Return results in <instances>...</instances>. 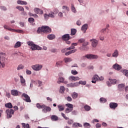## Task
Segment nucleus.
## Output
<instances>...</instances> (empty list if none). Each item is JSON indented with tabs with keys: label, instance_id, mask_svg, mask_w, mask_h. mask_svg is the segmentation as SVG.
<instances>
[{
	"label": "nucleus",
	"instance_id": "obj_1",
	"mask_svg": "<svg viewBox=\"0 0 128 128\" xmlns=\"http://www.w3.org/2000/svg\"><path fill=\"white\" fill-rule=\"evenodd\" d=\"M38 34H42V32H45L46 34H50L52 32V29L48 26H42V27H40L37 30Z\"/></svg>",
	"mask_w": 128,
	"mask_h": 128
},
{
	"label": "nucleus",
	"instance_id": "obj_2",
	"mask_svg": "<svg viewBox=\"0 0 128 128\" xmlns=\"http://www.w3.org/2000/svg\"><path fill=\"white\" fill-rule=\"evenodd\" d=\"M27 44L31 46L30 48L31 50H42V48L34 44L32 42H28Z\"/></svg>",
	"mask_w": 128,
	"mask_h": 128
},
{
	"label": "nucleus",
	"instance_id": "obj_3",
	"mask_svg": "<svg viewBox=\"0 0 128 128\" xmlns=\"http://www.w3.org/2000/svg\"><path fill=\"white\" fill-rule=\"evenodd\" d=\"M4 60H6V54L0 53V68H4Z\"/></svg>",
	"mask_w": 128,
	"mask_h": 128
},
{
	"label": "nucleus",
	"instance_id": "obj_4",
	"mask_svg": "<svg viewBox=\"0 0 128 128\" xmlns=\"http://www.w3.org/2000/svg\"><path fill=\"white\" fill-rule=\"evenodd\" d=\"M32 68L34 70H36V72H38L42 68V65L40 64H36L35 65H33L32 66Z\"/></svg>",
	"mask_w": 128,
	"mask_h": 128
},
{
	"label": "nucleus",
	"instance_id": "obj_5",
	"mask_svg": "<svg viewBox=\"0 0 128 128\" xmlns=\"http://www.w3.org/2000/svg\"><path fill=\"white\" fill-rule=\"evenodd\" d=\"M83 58H88V60H94L98 58V56L92 54H88L85 56H83Z\"/></svg>",
	"mask_w": 128,
	"mask_h": 128
},
{
	"label": "nucleus",
	"instance_id": "obj_6",
	"mask_svg": "<svg viewBox=\"0 0 128 128\" xmlns=\"http://www.w3.org/2000/svg\"><path fill=\"white\" fill-rule=\"evenodd\" d=\"M6 114H7V118H10L12 116V114H14V111L12 109L6 110Z\"/></svg>",
	"mask_w": 128,
	"mask_h": 128
},
{
	"label": "nucleus",
	"instance_id": "obj_7",
	"mask_svg": "<svg viewBox=\"0 0 128 128\" xmlns=\"http://www.w3.org/2000/svg\"><path fill=\"white\" fill-rule=\"evenodd\" d=\"M22 96H24V100L26 102H32V100H30V96H28V94L24 93L22 94Z\"/></svg>",
	"mask_w": 128,
	"mask_h": 128
},
{
	"label": "nucleus",
	"instance_id": "obj_8",
	"mask_svg": "<svg viewBox=\"0 0 128 128\" xmlns=\"http://www.w3.org/2000/svg\"><path fill=\"white\" fill-rule=\"evenodd\" d=\"M98 80H100V76L96 74H95L92 78V84H96V82Z\"/></svg>",
	"mask_w": 128,
	"mask_h": 128
},
{
	"label": "nucleus",
	"instance_id": "obj_9",
	"mask_svg": "<svg viewBox=\"0 0 128 128\" xmlns=\"http://www.w3.org/2000/svg\"><path fill=\"white\" fill-rule=\"evenodd\" d=\"M70 34H66L62 36V40H70Z\"/></svg>",
	"mask_w": 128,
	"mask_h": 128
},
{
	"label": "nucleus",
	"instance_id": "obj_10",
	"mask_svg": "<svg viewBox=\"0 0 128 128\" xmlns=\"http://www.w3.org/2000/svg\"><path fill=\"white\" fill-rule=\"evenodd\" d=\"M52 110V108L50 106H46V105L44 104V108H42V112H50Z\"/></svg>",
	"mask_w": 128,
	"mask_h": 128
},
{
	"label": "nucleus",
	"instance_id": "obj_11",
	"mask_svg": "<svg viewBox=\"0 0 128 128\" xmlns=\"http://www.w3.org/2000/svg\"><path fill=\"white\" fill-rule=\"evenodd\" d=\"M108 86H110V84H116V79H109V82H106Z\"/></svg>",
	"mask_w": 128,
	"mask_h": 128
},
{
	"label": "nucleus",
	"instance_id": "obj_12",
	"mask_svg": "<svg viewBox=\"0 0 128 128\" xmlns=\"http://www.w3.org/2000/svg\"><path fill=\"white\" fill-rule=\"evenodd\" d=\"M90 42H92V44L93 48H96L98 44V42L96 39H92L90 40Z\"/></svg>",
	"mask_w": 128,
	"mask_h": 128
},
{
	"label": "nucleus",
	"instance_id": "obj_13",
	"mask_svg": "<svg viewBox=\"0 0 128 128\" xmlns=\"http://www.w3.org/2000/svg\"><path fill=\"white\" fill-rule=\"evenodd\" d=\"M60 82H63L64 84H68V81H64V78L60 76L58 78V80L57 82V83L60 84Z\"/></svg>",
	"mask_w": 128,
	"mask_h": 128
},
{
	"label": "nucleus",
	"instance_id": "obj_14",
	"mask_svg": "<svg viewBox=\"0 0 128 128\" xmlns=\"http://www.w3.org/2000/svg\"><path fill=\"white\" fill-rule=\"evenodd\" d=\"M118 106V104L116 102H110V108L112 110H114L115 108H116V107Z\"/></svg>",
	"mask_w": 128,
	"mask_h": 128
},
{
	"label": "nucleus",
	"instance_id": "obj_15",
	"mask_svg": "<svg viewBox=\"0 0 128 128\" xmlns=\"http://www.w3.org/2000/svg\"><path fill=\"white\" fill-rule=\"evenodd\" d=\"M70 80H74V82H76V80H80V78L78 76H70Z\"/></svg>",
	"mask_w": 128,
	"mask_h": 128
},
{
	"label": "nucleus",
	"instance_id": "obj_16",
	"mask_svg": "<svg viewBox=\"0 0 128 128\" xmlns=\"http://www.w3.org/2000/svg\"><path fill=\"white\" fill-rule=\"evenodd\" d=\"M4 28H5V30H10V32H16V30L14 29H12L10 28V26H8V25H4Z\"/></svg>",
	"mask_w": 128,
	"mask_h": 128
},
{
	"label": "nucleus",
	"instance_id": "obj_17",
	"mask_svg": "<svg viewBox=\"0 0 128 128\" xmlns=\"http://www.w3.org/2000/svg\"><path fill=\"white\" fill-rule=\"evenodd\" d=\"M112 58H118V50H115L113 54H112Z\"/></svg>",
	"mask_w": 128,
	"mask_h": 128
},
{
	"label": "nucleus",
	"instance_id": "obj_18",
	"mask_svg": "<svg viewBox=\"0 0 128 128\" xmlns=\"http://www.w3.org/2000/svg\"><path fill=\"white\" fill-rule=\"evenodd\" d=\"M86 30H88V24H84L82 26L81 30L82 32H84V33L85 34L86 32Z\"/></svg>",
	"mask_w": 128,
	"mask_h": 128
},
{
	"label": "nucleus",
	"instance_id": "obj_19",
	"mask_svg": "<svg viewBox=\"0 0 128 128\" xmlns=\"http://www.w3.org/2000/svg\"><path fill=\"white\" fill-rule=\"evenodd\" d=\"M113 68H114V70H120L122 68V67L118 65V64H116L113 66Z\"/></svg>",
	"mask_w": 128,
	"mask_h": 128
},
{
	"label": "nucleus",
	"instance_id": "obj_20",
	"mask_svg": "<svg viewBox=\"0 0 128 128\" xmlns=\"http://www.w3.org/2000/svg\"><path fill=\"white\" fill-rule=\"evenodd\" d=\"M20 84H22V86H24L26 84V80H24V77L22 76H20Z\"/></svg>",
	"mask_w": 128,
	"mask_h": 128
},
{
	"label": "nucleus",
	"instance_id": "obj_21",
	"mask_svg": "<svg viewBox=\"0 0 128 128\" xmlns=\"http://www.w3.org/2000/svg\"><path fill=\"white\" fill-rule=\"evenodd\" d=\"M11 94L15 96H18V92L17 90H12L11 91Z\"/></svg>",
	"mask_w": 128,
	"mask_h": 128
},
{
	"label": "nucleus",
	"instance_id": "obj_22",
	"mask_svg": "<svg viewBox=\"0 0 128 128\" xmlns=\"http://www.w3.org/2000/svg\"><path fill=\"white\" fill-rule=\"evenodd\" d=\"M58 108L59 112H62V110H64V106L62 104L58 105Z\"/></svg>",
	"mask_w": 128,
	"mask_h": 128
},
{
	"label": "nucleus",
	"instance_id": "obj_23",
	"mask_svg": "<svg viewBox=\"0 0 128 128\" xmlns=\"http://www.w3.org/2000/svg\"><path fill=\"white\" fill-rule=\"evenodd\" d=\"M17 4H24V6H26V4H28V2H26L18 0L17 1Z\"/></svg>",
	"mask_w": 128,
	"mask_h": 128
},
{
	"label": "nucleus",
	"instance_id": "obj_24",
	"mask_svg": "<svg viewBox=\"0 0 128 128\" xmlns=\"http://www.w3.org/2000/svg\"><path fill=\"white\" fill-rule=\"evenodd\" d=\"M47 38L50 40H54V38H56V36L54 34H48L47 36Z\"/></svg>",
	"mask_w": 128,
	"mask_h": 128
},
{
	"label": "nucleus",
	"instance_id": "obj_25",
	"mask_svg": "<svg viewBox=\"0 0 128 128\" xmlns=\"http://www.w3.org/2000/svg\"><path fill=\"white\" fill-rule=\"evenodd\" d=\"M22 46V43L20 42H18L16 43L15 45L14 46V48H20Z\"/></svg>",
	"mask_w": 128,
	"mask_h": 128
},
{
	"label": "nucleus",
	"instance_id": "obj_26",
	"mask_svg": "<svg viewBox=\"0 0 128 128\" xmlns=\"http://www.w3.org/2000/svg\"><path fill=\"white\" fill-rule=\"evenodd\" d=\"M5 106L8 108H12V104L10 102L5 104Z\"/></svg>",
	"mask_w": 128,
	"mask_h": 128
},
{
	"label": "nucleus",
	"instance_id": "obj_27",
	"mask_svg": "<svg viewBox=\"0 0 128 128\" xmlns=\"http://www.w3.org/2000/svg\"><path fill=\"white\" fill-rule=\"evenodd\" d=\"M84 128H90L92 126L90 123L84 122Z\"/></svg>",
	"mask_w": 128,
	"mask_h": 128
},
{
	"label": "nucleus",
	"instance_id": "obj_28",
	"mask_svg": "<svg viewBox=\"0 0 128 128\" xmlns=\"http://www.w3.org/2000/svg\"><path fill=\"white\" fill-rule=\"evenodd\" d=\"M62 60H59L56 62V66L58 68H60V66H62Z\"/></svg>",
	"mask_w": 128,
	"mask_h": 128
},
{
	"label": "nucleus",
	"instance_id": "obj_29",
	"mask_svg": "<svg viewBox=\"0 0 128 128\" xmlns=\"http://www.w3.org/2000/svg\"><path fill=\"white\" fill-rule=\"evenodd\" d=\"M76 34V30L74 28H72L70 36H74Z\"/></svg>",
	"mask_w": 128,
	"mask_h": 128
},
{
	"label": "nucleus",
	"instance_id": "obj_30",
	"mask_svg": "<svg viewBox=\"0 0 128 128\" xmlns=\"http://www.w3.org/2000/svg\"><path fill=\"white\" fill-rule=\"evenodd\" d=\"M78 96V94L76 92H73L72 94V97L74 100H76V98Z\"/></svg>",
	"mask_w": 128,
	"mask_h": 128
},
{
	"label": "nucleus",
	"instance_id": "obj_31",
	"mask_svg": "<svg viewBox=\"0 0 128 128\" xmlns=\"http://www.w3.org/2000/svg\"><path fill=\"white\" fill-rule=\"evenodd\" d=\"M64 90H66L64 86H61L60 89V92L61 94H64Z\"/></svg>",
	"mask_w": 128,
	"mask_h": 128
},
{
	"label": "nucleus",
	"instance_id": "obj_32",
	"mask_svg": "<svg viewBox=\"0 0 128 128\" xmlns=\"http://www.w3.org/2000/svg\"><path fill=\"white\" fill-rule=\"evenodd\" d=\"M51 120H58V118L56 115H52L51 116Z\"/></svg>",
	"mask_w": 128,
	"mask_h": 128
},
{
	"label": "nucleus",
	"instance_id": "obj_33",
	"mask_svg": "<svg viewBox=\"0 0 128 128\" xmlns=\"http://www.w3.org/2000/svg\"><path fill=\"white\" fill-rule=\"evenodd\" d=\"M122 72L126 76H128V70H122Z\"/></svg>",
	"mask_w": 128,
	"mask_h": 128
},
{
	"label": "nucleus",
	"instance_id": "obj_34",
	"mask_svg": "<svg viewBox=\"0 0 128 128\" xmlns=\"http://www.w3.org/2000/svg\"><path fill=\"white\" fill-rule=\"evenodd\" d=\"M64 60L65 62H72V60L70 58H64Z\"/></svg>",
	"mask_w": 128,
	"mask_h": 128
},
{
	"label": "nucleus",
	"instance_id": "obj_35",
	"mask_svg": "<svg viewBox=\"0 0 128 128\" xmlns=\"http://www.w3.org/2000/svg\"><path fill=\"white\" fill-rule=\"evenodd\" d=\"M48 14L49 16V18H54V16H56V14H54V12H50Z\"/></svg>",
	"mask_w": 128,
	"mask_h": 128
},
{
	"label": "nucleus",
	"instance_id": "obj_36",
	"mask_svg": "<svg viewBox=\"0 0 128 128\" xmlns=\"http://www.w3.org/2000/svg\"><path fill=\"white\" fill-rule=\"evenodd\" d=\"M36 108H43L44 106V104H42V105H40V104L39 103H38L36 104Z\"/></svg>",
	"mask_w": 128,
	"mask_h": 128
},
{
	"label": "nucleus",
	"instance_id": "obj_37",
	"mask_svg": "<svg viewBox=\"0 0 128 128\" xmlns=\"http://www.w3.org/2000/svg\"><path fill=\"white\" fill-rule=\"evenodd\" d=\"M100 102H102V104H104V102H106V99L104 98H101L100 99Z\"/></svg>",
	"mask_w": 128,
	"mask_h": 128
},
{
	"label": "nucleus",
	"instance_id": "obj_38",
	"mask_svg": "<svg viewBox=\"0 0 128 128\" xmlns=\"http://www.w3.org/2000/svg\"><path fill=\"white\" fill-rule=\"evenodd\" d=\"M16 8H17V10H20V12H24V9L22 8V6H16Z\"/></svg>",
	"mask_w": 128,
	"mask_h": 128
},
{
	"label": "nucleus",
	"instance_id": "obj_39",
	"mask_svg": "<svg viewBox=\"0 0 128 128\" xmlns=\"http://www.w3.org/2000/svg\"><path fill=\"white\" fill-rule=\"evenodd\" d=\"M72 112V109L70 108H66L65 110L66 114H69V112Z\"/></svg>",
	"mask_w": 128,
	"mask_h": 128
},
{
	"label": "nucleus",
	"instance_id": "obj_40",
	"mask_svg": "<svg viewBox=\"0 0 128 128\" xmlns=\"http://www.w3.org/2000/svg\"><path fill=\"white\" fill-rule=\"evenodd\" d=\"M84 108L85 110H86V112H88L89 110H90V106H88V105H86L84 106Z\"/></svg>",
	"mask_w": 128,
	"mask_h": 128
},
{
	"label": "nucleus",
	"instance_id": "obj_41",
	"mask_svg": "<svg viewBox=\"0 0 128 128\" xmlns=\"http://www.w3.org/2000/svg\"><path fill=\"white\" fill-rule=\"evenodd\" d=\"M28 14L30 16H34V18H38V16L36 14H34L32 12H29Z\"/></svg>",
	"mask_w": 128,
	"mask_h": 128
},
{
	"label": "nucleus",
	"instance_id": "obj_42",
	"mask_svg": "<svg viewBox=\"0 0 128 128\" xmlns=\"http://www.w3.org/2000/svg\"><path fill=\"white\" fill-rule=\"evenodd\" d=\"M86 42V39L85 38H80L78 40V44H83L84 42Z\"/></svg>",
	"mask_w": 128,
	"mask_h": 128
},
{
	"label": "nucleus",
	"instance_id": "obj_43",
	"mask_svg": "<svg viewBox=\"0 0 128 128\" xmlns=\"http://www.w3.org/2000/svg\"><path fill=\"white\" fill-rule=\"evenodd\" d=\"M28 22H30V24H32V22H34V19L32 18H30L28 19Z\"/></svg>",
	"mask_w": 128,
	"mask_h": 128
},
{
	"label": "nucleus",
	"instance_id": "obj_44",
	"mask_svg": "<svg viewBox=\"0 0 128 128\" xmlns=\"http://www.w3.org/2000/svg\"><path fill=\"white\" fill-rule=\"evenodd\" d=\"M24 66L22 64H20L19 66H18L17 70H20L24 69Z\"/></svg>",
	"mask_w": 128,
	"mask_h": 128
},
{
	"label": "nucleus",
	"instance_id": "obj_45",
	"mask_svg": "<svg viewBox=\"0 0 128 128\" xmlns=\"http://www.w3.org/2000/svg\"><path fill=\"white\" fill-rule=\"evenodd\" d=\"M66 106H68V108H74V105L70 104H66Z\"/></svg>",
	"mask_w": 128,
	"mask_h": 128
},
{
	"label": "nucleus",
	"instance_id": "obj_46",
	"mask_svg": "<svg viewBox=\"0 0 128 128\" xmlns=\"http://www.w3.org/2000/svg\"><path fill=\"white\" fill-rule=\"evenodd\" d=\"M22 126L23 128H30V124H26L25 123H22Z\"/></svg>",
	"mask_w": 128,
	"mask_h": 128
},
{
	"label": "nucleus",
	"instance_id": "obj_47",
	"mask_svg": "<svg viewBox=\"0 0 128 128\" xmlns=\"http://www.w3.org/2000/svg\"><path fill=\"white\" fill-rule=\"evenodd\" d=\"M79 84H82L83 86H84L86 84V81H82V80H80L78 82Z\"/></svg>",
	"mask_w": 128,
	"mask_h": 128
},
{
	"label": "nucleus",
	"instance_id": "obj_48",
	"mask_svg": "<svg viewBox=\"0 0 128 128\" xmlns=\"http://www.w3.org/2000/svg\"><path fill=\"white\" fill-rule=\"evenodd\" d=\"M71 8H72V12H76V8H74V4H72L71 6Z\"/></svg>",
	"mask_w": 128,
	"mask_h": 128
},
{
	"label": "nucleus",
	"instance_id": "obj_49",
	"mask_svg": "<svg viewBox=\"0 0 128 128\" xmlns=\"http://www.w3.org/2000/svg\"><path fill=\"white\" fill-rule=\"evenodd\" d=\"M118 88H124V84H122L118 85Z\"/></svg>",
	"mask_w": 128,
	"mask_h": 128
},
{
	"label": "nucleus",
	"instance_id": "obj_50",
	"mask_svg": "<svg viewBox=\"0 0 128 128\" xmlns=\"http://www.w3.org/2000/svg\"><path fill=\"white\" fill-rule=\"evenodd\" d=\"M61 114H62V116L64 118V120H66L69 119L66 116V114H64L62 112Z\"/></svg>",
	"mask_w": 128,
	"mask_h": 128
},
{
	"label": "nucleus",
	"instance_id": "obj_51",
	"mask_svg": "<svg viewBox=\"0 0 128 128\" xmlns=\"http://www.w3.org/2000/svg\"><path fill=\"white\" fill-rule=\"evenodd\" d=\"M67 86L68 87H70V88H74V83H71L70 84H68L67 85Z\"/></svg>",
	"mask_w": 128,
	"mask_h": 128
},
{
	"label": "nucleus",
	"instance_id": "obj_52",
	"mask_svg": "<svg viewBox=\"0 0 128 128\" xmlns=\"http://www.w3.org/2000/svg\"><path fill=\"white\" fill-rule=\"evenodd\" d=\"M38 10H40L39 8H34V12L36 14H38Z\"/></svg>",
	"mask_w": 128,
	"mask_h": 128
},
{
	"label": "nucleus",
	"instance_id": "obj_53",
	"mask_svg": "<svg viewBox=\"0 0 128 128\" xmlns=\"http://www.w3.org/2000/svg\"><path fill=\"white\" fill-rule=\"evenodd\" d=\"M44 18H45V20H48V18H50V16L48 15V14H44Z\"/></svg>",
	"mask_w": 128,
	"mask_h": 128
},
{
	"label": "nucleus",
	"instance_id": "obj_54",
	"mask_svg": "<svg viewBox=\"0 0 128 128\" xmlns=\"http://www.w3.org/2000/svg\"><path fill=\"white\" fill-rule=\"evenodd\" d=\"M72 74H78V72L76 70H72L71 72Z\"/></svg>",
	"mask_w": 128,
	"mask_h": 128
},
{
	"label": "nucleus",
	"instance_id": "obj_55",
	"mask_svg": "<svg viewBox=\"0 0 128 128\" xmlns=\"http://www.w3.org/2000/svg\"><path fill=\"white\" fill-rule=\"evenodd\" d=\"M96 128H102V125L99 123H97L96 125Z\"/></svg>",
	"mask_w": 128,
	"mask_h": 128
},
{
	"label": "nucleus",
	"instance_id": "obj_56",
	"mask_svg": "<svg viewBox=\"0 0 128 128\" xmlns=\"http://www.w3.org/2000/svg\"><path fill=\"white\" fill-rule=\"evenodd\" d=\"M88 46V42H84L82 44V46Z\"/></svg>",
	"mask_w": 128,
	"mask_h": 128
},
{
	"label": "nucleus",
	"instance_id": "obj_57",
	"mask_svg": "<svg viewBox=\"0 0 128 128\" xmlns=\"http://www.w3.org/2000/svg\"><path fill=\"white\" fill-rule=\"evenodd\" d=\"M66 100L68 102H72V98L70 96L67 97Z\"/></svg>",
	"mask_w": 128,
	"mask_h": 128
},
{
	"label": "nucleus",
	"instance_id": "obj_58",
	"mask_svg": "<svg viewBox=\"0 0 128 128\" xmlns=\"http://www.w3.org/2000/svg\"><path fill=\"white\" fill-rule=\"evenodd\" d=\"M26 74H32V71H30L28 70H26Z\"/></svg>",
	"mask_w": 128,
	"mask_h": 128
},
{
	"label": "nucleus",
	"instance_id": "obj_59",
	"mask_svg": "<svg viewBox=\"0 0 128 128\" xmlns=\"http://www.w3.org/2000/svg\"><path fill=\"white\" fill-rule=\"evenodd\" d=\"M58 50H56V48H52L51 50H50V52H56Z\"/></svg>",
	"mask_w": 128,
	"mask_h": 128
},
{
	"label": "nucleus",
	"instance_id": "obj_60",
	"mask_svg": "<svg viewBox=\"0 0 128 128\" xmlns=\"http://www.w3.org/2000/svg\"><path fill=\"white\" fill-rule=\"evenodd\" d=\"M73 122H74V121L72 120H70L68 121V124H73Z\"/></svg>",
	"mask_w": 128,
	"mask_h": 128
},
{
	"label": "nucleus",
	"instance_id": "obj_61",
	"mask_svg": "<svg viewBox=\"0 0 128 128\" xmlns=\"http://www.w3.org/2000/svg\"><path fill=\"white\" fill-rule=\"evenodd\" d=\"M77 26H80L82 24V22L80 20H78L76 22Z\"/></svg>",
	"mask_w": 128,
	"mask_h": 128
},
{
	"label": "nucleus",
	"instance_id": "obj_62",
	"mask_svg": "<svg viewBox=\"0 0 128 128\" xmlns=\"http://www.w3.org/2000/svg\"><path fill=\"white\" fill-rule=\"evenodd\" d=\"M62 8L63 10H68V7L66 6H63Z\"/></svg>",
	"mask_w": 128,
	"mask_h": 128
},
{
	"label": "nucleus",
	"instance_id": "obj_63",
	"mask_svg": "<svg viewBox=\"0 0 128 128\" xmlns=\"http://www.w3.org/2000/svg\"><path fill=\"white\" fill-rule=\"evenodd\" d=\"M100 122L98 119H94L92 121V123L94 124V122Z\"/></svg>",
	"mask_w": 128,
	"mask_h": 128
},
{
	"label": "nucleus",
	"instance_id": "obj_64",
	"mask_svg": "<svg viewBox=\"0 0 128 128\" xmlns=\"http://www.w3.org/2000/svg\"><path fill=\"white\" fill-rule=\"evenodd\" d=\"M71 54L70 51H68L65 53V56H69V54Z\"/></svg>",
	"mask_w": 128,
	"mask_h": 128
}]
</instances>
